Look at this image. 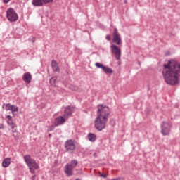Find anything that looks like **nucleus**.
I'll use <instances>...</instances> for the list:
<instances>
[{
	"instance_id": "f257e3e1",
	"label": "nucleus",
	"mask_w": 180,
	"mask_h": 180,
	"mask_svg": "<svg viewBox=\"0 0 180 180\" xmlns=\"http://www.w3.org/2000/svg\"><path fill=\"white\" fill-rule=\"evenodd\" d=\"M162 75L165 82L167 85H178L180 77V62L175 60L168 61L167 64H164Z\"/></svg>"
},
{
	"instance_id": "f03ea898",
	"label": "nucleus",
	"mask_w": 180,
	"mask_h": 180,
	"mask_svg": "<svg viewBox=\"0 0 180 180\" xmlns=\"http://www.w3.org/2000/svg\"><path fill=\"white\" fill-rule=\"evenodd\" d=\"M97 108V117L94 120V127L98 131H102L106 129V124L110 115V110L109 107L103 105V104H99Z\"/></svg>"
},
{
	"instance_id": "7ed1b4c3",
	"label": "nucleus",
	"mask_w": 180,
	"mask_h": 180,
	"mask_svg": "<svg viewBox=\"0 0 180 180\" xmlns=\"http://www.w3.org/2000/svg\"><path fill=\"white\" fill-rule=\"evenodd\" d=\"M24 160L30 169V172H31V174H36V171L34 169H39V168H40V166H39V164H37L36 160L34 159H32V156H30V155H25Z\"/></svg>"
},
{
	"instance_id": "20e7f679",
	"label": "nucleus",
	"mask_w": 180,
	"mask_h": 180,
	"mask_svg": "<svg viewBox=\"0 0 180 180\" xmlns=\"http://www.w3.org/2000/svg\"><path fill=\"white\" fill-rule=\"evenodd\" d=\"M65 150L66 153H69L70 154H72L74 151H75V141L72 139H69L65 142Z\"/></svg>"
},
{
	"instance_id": "39448f33",
	"label": "nucleus",
	"mask_w": 180,
	"mask_h": 180,
	"mask_svg": "<svg viewBox=\"0 0 180 180\" xmlns=\"http://www.w3.org/2000/svg\"><path fill=\"white\" fill-rule=\"evenodd\" d=\"M6 18L9 22H16L19 17L18 16V13L15 11V10L12 8H9L6 11Z\"/></svg>"
},
{
	"instance_id": "423d86ee",
	"label": "nucleus",
	"mask_w": 180,
	"mask_h": 180,
	"mask_svg": "<svg viewBox=\"0 0 180 180\" xmlns=\"http://www.w3.org/2000/svg\"><path fill=\"white\" fill-rule=\"evenodd\" d=\"M111 53L114 54L115 60H120L122 57V50L117 46L112 44L110 46Z\"/></svg>"
},
{
	"instance_id": "0eeeda50",
	"label": "nucleus",
	"mask_w": 180,
	"mask_h": 180,
	"mask_svg": "<svg viewBox=\"0 0 180 180\" xmlns=\"http://www.w3.org/2000/svg\"><path fill=\"white\" fill-rule=\"evenodd\" d=\"M171 131V125L167 122H162L161 124V133L163 136H168Z\"/></svg>"
},
{
	"instance_id": "6e6552de",
	"label": "nucleus",
	"mask_w": 180,
	"mask_h": 180,
	"mask_svg": "<svg viewBox=\"0 0 180 180\" xmlns=\"http://www.w3.org/2000/svg\"><path fill=\"white\" fill-rule=\"evenodd\" d=\"M96 67H97V68H101L102 71H103V72H105V74H113V69L109 68V67H106L105 65H103V64L101 63H95Z\"/></svg>"
},
{
	"instance_id": "1a4fd4ad",
	"label": "nucleus",
	"mask_w": 180,
	"mask_h": 180,
	"mask_svg": "<svg viewBox=\"0 0 180 180\" xmlns=\"http://www.w3.org/2000/svg\"><path fill=\"white\" fill-rule=\"evenodd\" d=\"M112 37V41L113 43H115V44L119 45L122 43V38H120V34H119L117 28L114 29Z\"/></svg>"
},
{
	"instance_id": "9d476101",
	"label": "nucleus",
	"mask_w": 180,
	"mask_h": 180,
	"mask_svg": "<svg viewBox=\"0 0 180 180\" xmlns=\"http://www.w3.org/2000/svg\"><path fill=\"white\" fill-rule=\"evenodd\" d=\"M65 123V117L64 115H60L56 117L54 120V124L56 127L61 126Z\"/></svg>"
},
{
	"instance_id": "9b49d317",
	"label": "nucleus",
	"mask_w": 180,
	"mask_h": 180,
	"mask_svg": "<svg viewBox=\"0 0 180 180\" xmlns=\"http://www.w3.org/2000/svg\"><path fill=\"white\" fill-rule=\"evenodd\" d=\"M72 112H74V108L67 106L65 108L63 116L65 117H70L72 115Z\"/></svg>"
},
{
	"instance_id": "f8f14e48",
	"label": "nucleus",
	"mask_w": 180,
	"mask_h": 180,
	"mask_svg": "<svg viewBox=\"0 0 180 180\" xmlns=\"http://www.w3.org/2000/svg\"><path fill=\"white\" fill-rule=\"evenodd\" d=\"M64 172L66 174L67 176H72V175H74V169L65 165Z\"/></svg>"
},
{
	"instance_id": "ddd939ff",
	"label": "nucleus",
	"mask_w": 180,
	"mask_h": 180,
	"mask_svg": "<svg viewBox=\"0 0 180 180\" xmlns=\"http://www.w3.org/2000/svg\"><path fill=\"white\" fill-rule=\"evenodd\" d=\"M22 79L24 82H27V84H30L32 82V75L30 74V72L24 73Z\"/></svg>"
},
{
	"instance_id": "4468645a",
	"label": "nucleus",
	"mask_w": 180,
	"mask_h": 180,
	"mask_svg": "<svg viewBox=\"0 0 180 180\" xmlns=\"http://www.w3.org/2000/svg\"><path fill=\"white\" fill-rule=\"evenodd\" d=\"M8 124L11 127L12 133H16L18 131V125H16L13 122H9Z\"/></svg>"
},
{
	"instance_id": "2eb2a0df",
	"label": "nucleus",
	"mask_w": 180,
	"mask_h": 180,
	"mask_svg": "<svg viewBox=\"0 0 180 180\" xmlns=\"http://www.w3.org/2000/svg\"><path fill=\"white\" fill-rule=\"evenodd\" d=\"M51 67L53 71H56V72H58V71H60V68H58V65H57V61H56L55 60H53L51 61Z\"/></svg>"
},
{
	"instance_id": "dca6fc26",
	"label": "nucleus",
	"mask_w": 180,
	"mask_h": 180,
	"mask_svg": "<svg viewBox=\"0 0 180 180\" xmlns=\"http://www.w3.org/2000/svg\"><path fill=\"white\" fill-rule=\"evenodd\" d=\"M8 165H11V158H6L4 159L2 162V167H4V168H8Z\"/></svg>"
},
{
	"instance_id": "f3484780",
	"label": "nucleus",
	"mask_w": 180,
	"mask_h": 180,
	"mask_svg": "<svg viewBox=\"0 0 180 180\" xmlns=\"http://www.w3.org/2000/svg\"><path fill=\"white\" fill-rule=\"evenodd\" d=\"M58 82V80L57 79V77H56V76L52 77L49 79V83L51 85V86H57V85H56V84H57Z\"/></svg>"
},
{
	"instance_id": "a211bd4d",
	"label": "nucleus",
	"mask_w": 180,
	"mask_h": 180,
	"mask_svg": "<svg viewBox=\"0 0 180 180\" xmlns=\"http://www.w3.org/2000/svg\"><path fill=\"white\" fill-rule=\"evenodd\" d=\"M66 165L74 169V168L78 165V161L77 160H72L70 163L66 164Z\"/></svg>"
},
{
	"instance_id": "6ab92c4d",
	"label": "nucleus",
	"mask_w": 180,
	"mask_h": 180,
	"mask_svg": "<svg viewBox=\"0 0 180 180\" xmlns=\"http://www.w3.org/2000/svg\"><path fill=\"white\" fill-rule=\"evenodd\" d=\"M87 139L89 141H91V143H94V141H96V135H95V134L89 133L87 135Z\"/></svg>"
},
{
	"instance_id": "aec40b11",
	"label": "nucleus",
	"mask_w": 180,
	"mask_h": 180,
	"mask_svg": "<svg viewBox=\"0 0 180 180\" xmlns=\"http://www.w3.org/2000/svg\"><path fill=\"white\" fill-rule=\"evenodd\" d=\"M32 4L34 6H43L42 0H33Z\"/></svg>"
},
{
	"instance_id": "412c9836",
	"label": "nucleus",
	"mask_w": 180,
	"mask_h": 180,
	"mask_svg": "<svg viewBox=\"0 0 180 180\" xmlns=\"http://www.w3.org/2000/svg\"><path fill=\"white\" fill-rule=\"evenodd\" d=\"M12 105L11 103L4 104L3 105V109L4 108L5 110H11L12 108Z\"/></svg>"
},
{
	"instance_id": "4be33fe9",
	"label": "nucleus",
	"mask_w": 180,
	"mask_h": 180,
	"mask_svg": "<svg viewBox=\"0 0 180 180\" xmlns=\"http://www.w3.org/2000/svg\"><path fill=\"white\" fill-rule=\"evenodd\" d=\"M10 110L13 113L14 112H18L19 108L16 105H11V109Z\"/></svg>"
},
{
	"instance_id": "5701e85b",
	"label": "nucleus",
	"mask_w": 180,
	"mask_h": 180,
	"mask_svg": "<svg viewBox=\"0 0 180 180\" xmlns=\"http://www.w3.org/2000/svg\"><path fill=\"white\" fill-rule=\"evenodd\" d=\"M56 124L55 125H51L49 127V129H47V131H53L54 129H56Z\"/></svg>"
},
{
	"instance_id": "b1692460",
	"label": "nucleus",
	"mask_w": 180,
	"mask_h": 180,
	"mask_svg": "<svg viewBox=\"0 0 180 180\" xmlns=\"http://www.w3.org/2000/svg\"><path fill=\"white\" fill-rule=\"evenodd\" d=\"M6 119L8 120L7 124H9V122H13V120H12V116L11 115H7Z\"/></svg>"
},
{
	"instance_id": "393cba45",
	"label": "nucleus",
	"mask_w": 180,
	"mask_h": 180,
	"mask_svg": "<svg viewBox=\"0 0 180 180\" xmlns=\"http://www.w3.org/2000/svg\"><path fill=\"white\" fill-rule=\"evenodd\" d=\"M70 88L72 91H78V89H79L78 87H77L76 86H74V85L70 86Z\"/></svg>"
},
{
	"instance_id": "a878e982",
	"label": "nucleus",
	"mask_w": 180,
	"mask_h": 180,
	"mask_svg": "<svg viewBox=\"0 0 180 180\" xmlns=\"http://www.w3.org/2000/svg\"><path fill=\"white\" fill-rule=\"evenodd\" d=\"M53 0H42V4H51Z\"/></svg>"
},
{
	"instance_id": "bb28decb",
	"label": "nucleus",
	"mask_w": 180,
	"mask_h": 180,
	"mask_svg": "<svg viewBox=\"0 0 180 180\" xmlns=\"http://www.w3.org/2000/svg\"><path fill=\"white\" fill-rule=\"evenodd\" d=\"M110 123L111 126H115L116 124V122L115 121L114 119H111L110 120Z\"/></svg>"
},
{
	"instance_id": "cd10ccee",
	"label": "nucleus",
	"mask_w": 180,
	"mask_h": 180,
	"mask_svg": "<svg viewBox=\"0 0 180 180\" xmlns=\"http://www.w3.org/2000/svg\"><path fill=\"white\" fill-rule=\"evenodd\" d=\"M29 41L34 43V41H36V39L34 37H31L29 38Z\"/></svg>"
},
{
	"instance_id": "c85d7f7f",
	"label": "nucleus",
	"mask_w": 180,
	"mask_h": 180,
	"mask_svg": "<svg viewBox=\"0 0 180 180\" xmlns=\"http://www.w3.org/2000/svg\"><path fill=\"white\" fill-rule=\"evenodd\" d=\"M105 39H106V40H108L109 41H110V40H112V37H110V35H106Z\"/></svg>"
},
{
	"instance_id": "c756f323",
	"label": "nucleus",
	"mask_w": 180,
	"mask_h": 180,
	"mask_svg": "<svg viewBox=\"0 0 180 180\" xmlns=\"http://www.w3.org/2000/svg\"><path fill=\"white\" fill-rule=\"evenodd\" d=\"M99 175H100V176L101 177V178H106V175L105 174H101V173H99Z\"/></svg>"
},
{
	"instance_id": "7c9ffc66",
	"label": "nucleus",
	"mask_w": 180,
	"mask_h": 180,
	"mask_svg": "<svg viewBox=\"0 0 180 180\" xmlns=\"http://www.w3.org/2000/svg\"><path fill=\"white\" fill-rule=\"evenodd\" d=\"M4 129H5V127H4V124L0 123V130Z\"/></svg>"
},
{
	"instance_id": "2f4dec72",
	"label": "nucleus",
	"mask_w": 180,
	"mask_h": 180,
	"mask_svg": "<svg viewBox=\"0 0 180 180\" xmlns=\"http://www.w3.org/2000/svg\"><path fill=\"white\" fill-rule=\"evenodd\" d=\"M4 4H8V2H11V0H3Z\"/></svg>"
},
{
	"instance_id": "473e14b6",
	"label": "nucleus",
	"mask_w": 180,
	"mask_h": 180,
	"mask_svg": "<svg viewBox=\"0 0 180 180\" xmlns=\"http://www.w3.org/2000/svg\"><path fill=\"white\" fill-rule=\"evenodd\" d=\"M35 178H36V175H34V176H32L31 177V179H32V180H34Z\"/></svg>"
},
{
	"instance_id": "72a5a7b5",
	"label": "nucleus",
	"mask_w": 180,
	"mask_h": 180,
	"mask_svg": "<svg viewBox=\"0 0 180 180\" xmlns=\"http://www.w3.org/2000/svg\"><path fill=\"white\" fill-rule=\"evenodd\" d=\"M124 4H127V0H124Z\"/></svg>"
},
{
	"instance_id": "f704fd0d",
	"label": "nucleus",
	"mask_w": 180,
	"mask_h": 180,
	"mask_svg": "<svg viewBox=\"0 0 180 180\" xmlns=\"http://www.w3.org/2000/svg\"><path fill=\"white\" fill-rule=\"evenodd\" d=\"M48 136H49V137H51V134H48Z\"/></svg>"
},
{
	"instance_id": "c9c22d12",
	"label": "nucleus",
	"mask_w": 180,
	"mask_h": 180,
	"mask_svg": "<svg viewBox=\"0 0 180 180\" xmlns=\"http://www.w3.org/2000/svg\"><path fill=\"white\" fill-rule=\"evenodd\" d=\"M13 137H15V139H16V136H15V134H13Z\"/></svg>"
}]
</instances>
